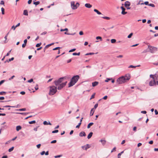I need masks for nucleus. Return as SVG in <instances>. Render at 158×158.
<instances>
[{
	"instance_id": "64",
	"label": "nucleus",
	"mask_w": 158,
	"mask_h": 158,
	"mask_svg": "<svg viewBox=\"0 0 158 158\" xmlns=\"http://www.w3.org/2000/svg\"><path fill=\"white\" fill-rule=\"evenodd\" d=\"M107 96H105L102 99L104 100H106L107 99Z\"/></svg>"
},
{
	"instance_id": "55",
	"label": "nucleus",
	"mask_w": 158,
	"mask_h": 158,
	"mask_svg": "<svg viewBox=\"0 0 158 158\" xmlns=\"http://www.w3.org/2000/svg\"><path fill=\"white\" fill-rule=\"evenodd\" d=\"M16 27L14 25L11 28V29H13L14 30H15L16 28Z\"/></svg>"
},
{
	"instance_id": "12",
	"label": "nucleus",
	"mask_w": 158,
	"mask_h": 158,
	"mask_svg": "<svg viewBox=\"0 0 158 158\" xmlns=\"http://www.w3.org/2000/svg\"><path fill=\"white\" fill-rule=\"evenodd\" d=\"M79 135L81 137L85 136L86 135V134L85 132L82 131L80 133Z\"/></svg>"
},
{
	"instance_id": "60",
	"label": "nucleus",
	"mask_w": 158,
	"mask_h": 158,
	"mask_svg": "<svg viewBox=\"0 0 158 158\" xmlns=\"http://www.w3.org/2000/svg\"><path fill=\"white\" fill-rule=\"evenodd\" d=\"M75 5L77 6V8L79 6L80 4L78 2H77L76 3V4Z\"/></svg>"
},
{
	"instance_id": "24",
	"label": "nucleus",
	"mask_w": 158,
	"mask_h": 158,
	"mask_svg": "<svg viewBox=\"0 0 158 158\" xmlns=\"http://www.w3.org/2000/svg\"><path fill=\"white\" fill-rule=\"evenodd\" d=\"M23 14L25 15H27L28 14V11L27 10H24L23 11Z\"/></svg>"
},
{
	"instance_id": "21",
	"label": "nucleus",
	"mask_w": 158,
	"mask_h": 158,
	"mask_svg": "<svg viewBox=\"0 0 158 158\" xmlns=\"http://www.w3.org/2000/svg\"><path fill=\"white\" fill-rule=\"evenodd\" d=\"M22 127L20 126H18L16 127V130L17 131H19V130H21Z\"/></svg>"
},
{
	"instance_id": "14",
	"label": "nucleus",
	"mask_w": 158,
	"mask_h": 158,
	"mask_svg": "<svg viewBox=\"0 0 158 158\" xmlns=\"http://www.w3.org/2000/svg\"><path fill=\"white\" fill-rule=\"evenodd\" d=\"M99 142H101L103 145H104L106 143V141L105 140L101 139L99 140Z\"/></svg>"
},
{
	"instance_id": "32",
	"label": "nucleus",
	"mask_w": 158,
	"mask_h": 158,
	"mask_svg": "<svg viewBox=\"0 0 158 158\" xmlns=\"http://www.w3.org/2000/svg\"><path fill=\"white\" fill-rule=\"evenodd\" d=\"M81 123L80 122L79 123H78V124L76 126V128H79L80 127L81 125Z\"/></svg>"
},
{
	"instance_id": "57",
	"label": "nucleus",
	"mask_w": 158,
	"mask_h": 158,
	"mask_svg": "<svg viewBox=\"0 0 158 158\" xmlns=\"http://www.w3.org/2000/svg\"><path fill=\"white\" fill-rule=\"evenodd\" d=\"M144 4L146 5H149V2L148 1H146L144 2Z\"/></svg>"
},
{
	"instance_id": "49",
	"label": "nucleus",
	"mask_w": 158,
	"mask_h": 158,
	"mask_svg": "<svg viewBox=\"0 0 158 158\" xmlns=\"http://www.w3.org/2000/svg\"><path fill=\"white\" fill-rule=\"evenodd\" d=\"M96 39L97 40H101L102 39V38L100 36H97L96 37Z\"/></svg>"
},
{
	"instance_id": "47",
	"label": "nucleus",
	"mask_w": 158,
	"mask_h": 158,
	"mask_svg": "<svg viewBox=\"0 0 158 158\" xmlns=\"http://www.w3.org/2000/svg\"><path fill=\"white\" fill-rule=\"evenodd\" d=\"M76 50V48H73V49H72L70 50L69 51V52H74V51H75Z\"/></svg>"
},
{
	"instance_id": "5",
	"label": "nucleus",
	"mask_w": 158,
	"mask_h": 158,
	"mask_svg": "<svg viewBox=\"0 0 158 158\" xmlns=\"http://www.w3.org/2000/svg\"><path fill=\"white\" fill-rule=\"evenodd\" d=\"M148 48L149 49V51L151 53H153L157 50L156 48L150 45L148 46Z\"/></svg>"
},
{
	"instance_id": "40",
	"label": "nucleus",
	"mask_w": 158,
	"mask_h": 158,
	"mask_svg": "<svg viewBox=\"0 0 158 158\" xmlns=\"http://www.w3.org/2000/svg\"><path fill=\"white\" fill-rule=\"evenodd\" d=\"M61 31H68V29L67 28H65L64 29H61L60 30Z\"/></svg>"
},
{
	"instance_id": "36",
	"label": "nucleus",
	"mask_w": 158,
	"mask_h": 158,
	"mask_svg": "<svg viewBox=\"0 0 158 158\" xmlns=\"http://www.w3.org/2000/svg\"><path fill=\"white\" fill-rule=\"evenodd\" d=\"M133 35V33H131L127 36V37L128 38H131L132 36Z\"/></svg>"
},
{
	"instance_id": "46",
	"label": "nucleus",
	"mask_w": 158,
	"mask_h": 158,
	"mask_svg": "<svg viewBox=\"0 0 158 158\" xmlns=\"http://www.w3.org/2000/svg\"><path fill=\"white\" fill-rule=\"evenodd\" d=\"M127 12H125V11H122L121 12V14L123 15H125L126 14H127Z\"/></svg>"
},
{
	"instance_id": "54",
	"label": "nucleus",
	"mask_w": 158,
	"mask_h": 158,
	"mask_svg": "<svg viewBox=\"0 0 158 158\" xmlns=\"http://www.w3.org/2000/svg\"><path fill=\"white\" fill-rule=\"evenodd\" d=\"M121 8L122 10V11H125L126 10L125 8L123 6L121 7Z\"/></svg>"
},
{
	"instance_id": "31",
	"label": "nucleus",
	"mask_w": 158,
	"mask_h": 158,
	"mask_svg": "<svg viewBox=\"0 0 158 158\" xmlns=\"http://www.w3.org/2000/svg\"><path fill=\"white\" fill-rule=\"evenodd\" d=\"M111 42L112 43H115L116 42V40L114 39H112L111 40Z\"/></svg>"
},
{
	"instance_id": "3",
	"label": "nucleus",
	"mask_w": 158,
	"mask_h": 158,
	"mask_svg": "<svg viewBox=\"0 0 158 158\" xmlns=\"http://www.w3.org/2000/svg\"><path fill=\"white\" fill-rule=\"evenodd\" d=\"M125 78L124 76L119 77L117 80V83L118 84H122L126 82Z\"/></svg>"
},
{
	"instance_id": "63",
	"label": "nucleus",
	"mask_w": 158,
	"mask_h": 158,
	"mask_svg": "<svg viewBox=\"0 0 158 158\" xmlns=\"http://www.w3.org/2000/svg\"><path fill=\"white\" fill-rule=\"evenodd\" d=\"M141 113L144 114H146L147 113L146 111L145 110L143 111H142L141 112Z\"/></svg>"
},
{
	"instance_id": "2",
	"label": "nucleus",
	"mask_w": 158,
	"mask_h": 158,
	"mask_svg": "<svg viewBox=\"0 0 158 158\" xmlns=\"http://www.w3.org/2000/svg\"><path fill=\"white\" fill-rule=\"evenodd\" d=\"M50 91L49 94L50 95H53L55 94L57 91V88L55 86H50Z\"/></svg>"
},
{
	"instance_id": "37",
	"label": "nucleus",
	"mask_w": 158,
	"mask_h": 158,
	"mask_svg": "<svg viewBox=\"0 0 158 158\" xmlns=\"http://www.w3.org/2000/svg\"><path fill=\"white\" fill-rule=\"evenodd\" d=\"M60 48V47H57L53 49V50H59Z\"/></svg>"
},
{
	"instance_id": "11",
	"label": "nucleus",
	"mask_w": 158,
	"mask_h": 158,
	"mask_svg": "<svg viewBox=\"0 0 158 158\" xmlns=\"http://www.w3.org/2000/svg\"><path fill=\"white\" fill-rule=\"evenodd\" d=\"M131 5L130 2L128 1L125 2L124 3V6L125 7H129Z\"/></svg>"
},
{
	"instance_id": "28",
	"label": "nucleus",
	"mask_w": 158,
	"mask_h": 158,
	"mask_svg": "<svg viewBox=\"0 0 158 158\" xmlns=\"http://www.w3.org/2000/svg\"><path fill=\"white\" fill-rule=\"evenodd\" d=\"M36 123V121L35 120H33L29 122V123L30 124H32L34 123Z\"/></svg>"
},
{
	"instance_id": "4",
	"label": "nucleus",
	"mask_w": 158,
	"mask_h": 158,
	"mask_svg": "<svg viewBox=\"0 0 158 158\" xmlns=\"http://www.w3.org/2000/svg\"><path fill=\"white\" fill-rule=\"evenodd\" d=\"M64 77H61L59 78L57 80L55 81H54V83L55 85L56 86L61 83L63 81V79Z\"/></svg>"
},
{
	"instance_id": "9",
	"label": "nucleus",
	"mask_w": 158,
	"mask_h": 158,
	"mask_svg": "<svg viewBox=\"0 0 158 158\" xmlns=\"http://www.w3.org/2000/svg\"><path fill=\"white\" fill-rule=\"evenodd\" d=\"M124 77L125 78V81L127 82V81L129 80L130 78V75L129 74H127L125 75Z\"/></svg>"
},
{
	"instance_id": "30",
	"label": "nucleus",
	"mask_w": 158,
	"mask_h": 158,
	"mask_svg": "<svg viewBox=\"0 0 158 158\" xmlns=\"http://www.w3.org/2000/svg\"><path fill=\"white\" fill-rule=\"evenodd\" d=\"M40 3V2L39 1H37L36 2H34L33 3V4L35 5V6H36L38 4H39Z\"/></svg>"
},
{
	"instance_id": "20",
	"label": "nucleus",
	"mask_w": 158,
	"mask_h": 158,
	"mask_svg": "<svg viewBox=\"0 0 158 158\" xmlns=\"http://www.w3.org/2000/svg\"><path fill=\"white\" fill-rule=\"evenodd\" d=\"M94 11L95 12H96L98 15H100L102 14V13L100 12H99L98 10H97L96 9H94Z\"/></svg>"
},
{
	"instance_id": "48",
	"label": "nucleus",
	"mask_w": 158,
	"mask_h": 158,
	"mask_svg": "<svg viewBox=\"0 0 158 158\" xmlns=\"http://www.w3.org/2000/svg\"><path fill=\"white\" fill-rule=\"evenodd\" d=\"M148 6H152L153 7H154L155 6V5L154 4H152V3L149 4V5H148Z\"/></svg>"
},
{
	"instance_id": "59",
	"label": "nucleus",
	"mask_w": 158,
	"mask_h": 158,
	"mask_svg": "<svg viewBox=\"0 0 158 158\" xmlns=\"http://www.w3.org/2000/svg\"><path fill=\"white\" fill-rule=\"evenodd\" d=\"M33 81V79H31L30 80L28 81V82L29 83H31Z\"/></svg>"
},
{
	"instance_id": "15",
	"label": "nucleus",
	"mask_w": 158,
	"mask_h": 158,
	"mask_svg": "<svg viewBox=\"0 0 158 158\" xmlns=\"http://www.w3.org/2000/svg\"><path fill=\"white\" fill-rule=\"evenodd\" d=\"M85 6L87 8H90L92 7V5L89 3H86L85 4Z\"/></svg>"
},
{
	"instance_id": "51",
	"label": "nucleus",
	"mask_w": 158,
	"mask_h": 158,
	"mask_svg": "<svg viewBox=\"0 0 158 158\" xmlns=\"http://www.w3.org/2000/svg\"><path fill=\"white\" fill-rule=\"evenodd\" d=\"M6 93V92H5L2 91L1 92H0V95H4V94H5Z\"/></svg>"
},
{
	"instance_id": "18",
	"label": "nucleus",
	"mask_w": 158,
	"mask_h": 158,
	"mask_svg": "<svg viewBox=\"0 0 158 158\" xmlns=\"http://www.w3.org/2000/svg\"><path fill=\"white\" fill-rule=\"evenodd\" d=\"M93 134V133L92 132H90L87 136V138L89 139H90L92 136Z\"/></svg>"
},
{
	"instance_id": "56",
	"label": "nucleus",
	"mask_w": 158,
	"mask_h": 158,
	"mask_svg": "<svg viewBox=\"0 0 158 158\" xmlns=\"http://www.w3.org/2000/svg\"><path fill=\"white\" fill-rule=\"evenodd\" d=\"M98 104L97 103L95 104L94 106V110H95L96 108L98 106Z\"/></svg>"
},
{
	"instance_id": "39",
	"label": "nucleus",
	"mask_w": 158,
	"mask_h": 158,
	"mask_svg": "<svg viewBox=\"0 0 158 158\" xmlns=\"http://www.w3.org/2000/svg\"><path fill=\"white\" fill-rule=\"evenodd\" d=\"M58 130H56L52 131V133H57L58 132Z\"/></svg>"
},
{
	"instance_id": "7",
	"label": "nucleus",
	"mask_w": 158,
	"mask_h": 158,
	"mask_svg": "<svg viewBox=\"0 0 158 158\" xmlns=\"http://www.w3.org/2000/svg\"><path fill=\"white\" fill-rule=\"evenodd\" d=\"M149 85L150 86L156 85V83L155 79L151 81L149 83Z\"/></svg>"
},
{
	"instance_id": "43",
	"label": "nucleus",
	"mask_w": 158,
	"mask_h": 158,
	"mask_svg": "<svg viewBox=\"0 0 158 158\" xmlns=\"http://www.w3.org/2000/svg\"><path fill=\"white\" fill-rule=\"evenodd\" d=\"M62 156V155H59L56 156H54V157L55 158H59V157H61Z\"/></svg>"
},
{
	"instance_id": "16",
	"label": "nucleus",
	"mask_w": 158,
	"mask_h": 158,
	"mask_svg": "<svg viewBox=\"0 0 158 158\" xmlns=\"http://www.w3.org/2000/svg\"><path fill=\"white\" fill-rule=\"evenodd\" d=\"M43 124L44 125H52V124L50 122H48L47 121H44L43 122Z\"/></svg>"
},
{
	"instance_id": "6",
	"label": "nucleus",
	"mask_w": 158,
	"mask_h": 158,
	"mask_svg": "<svg viewBox=\"0 0 158 158\" xmlns=\"http://www.w3.org/2000/svg\"><path fill=\"white\" fill-rule=\"evenodd\" d=\"M67 83V81H65L64 82L58 85L57 89L58 90H61L64 87Z\"/></svg>"
},
{
	"instance_id": "27",
	"label": "nucleus",
	"mask_w": 158,
	"mask_h": 158,
	"mask_svg": "<svg viewBox=\"0 0 158 158\" xmlns=\"http://www.w3.org/2000/svg\"><path fill=\"white\" fill-rule=\"evenodd\" d=\"M102 18H103L104 19H106L107 20H109L110 19V18L106 16H103L101 17Z\"/></svg>"
},
{
	"instance_id": "19",
	"label": "nucleus",
	"mask_w": 158,
	"mask_h": 158,
	"mask_svg": "<svg viewBox=\"0 0 158 158\" xmlns=\"http://www.w3.org/2000/svg\"><path fill=\"white\" fill-rule=\"evenodd\" d=\"M19 106V105H17V106H10L9 105H6L5 106H4L3 107H15V108H17L18 107V106Z\"/></svg>"
},
{
	"instance_id": "35",
	"label": "nucleus",
	"mask_w": 158,
	"mask_h": 158,
	"mask_svg": "<svg viewBox=\"0 0 158 158\" xmlns=\"http://www.w3.org/2000/svg\"><path fill=\"white\" fill-rule=\"evenodd\" d=\"M19 111H24L26 110V109L25 108L20 109L18 110Z\"/></svg>"
},
{
	"instance_id": "38",
	"label": "nucleus",
	"mask_w": 158,
	"mask_h": 158,
	"mask_svg": "<svg viewBox=\"0 0 158 158\" xmlns=\"http://www.w3.org/2000/svg\"><path fill=\"white\" fill-rule=\"evenodd\" d=\"M41 44V43H38V44H37L36 45V47H40Z\"/></svg>"
},
{
	"instance_id": "23",
	"label": "nucleus",
	"mask_w": 158,
	"mask_h": 158,
	"mask_svg": "<svg viewBox=\"0 0 158 158\" xmlns=\"http://www.w3.org/2000/svg\"><path fill=\"white\" fill-rule=\"evenodd\" d=\"M16 114H22V115H26L28 113H24V112H22V113H20V112H18V113H16Z\"/></svg>"
},
{
	"instance_id": "62",
	"label": "nucleus",
	"mask_w": 158,
	"mask_h": 158,
	"mask_svg": "<svg viewBox=\"0 0 158 158\" xmlns=\"http://www.w3.org/2000/svg\"><path fill=\"white\" fill-rule=\"evenodd\" d=\"M79 34L80 35H82L83 34V32L82 31H80L79 32Z\"/></svg>"
},
{
	"instance_id": "34",
	"label": "nucleus",
	"mask_w": 158,
	"mask_h": 158,
	"mask_svg": "<svg viewBox=\"0 0 158 158\" xmlns=\"http://www.w3.org/2000/svg\"><path fill=\"white\" fill-rule=\"evenodd\" d=\"M94 54V53L90 52V53H87L86 54H85V55L87 56V55H93Z\"/></svg>"
},
{
	"instance_id": "8",
	"label": "nucleus",
	"mask_w": 158,
	"mask_h": 158,
	"mask_svg": "<svg viewBox=\"0 0 158 158\" xmlns=\"http://www.w3.org/2000/svg\"><path fill=\"white\" fill-rule=\"evenodd\" d=\"M71 5L72 8L73 10H75L77 8V6L75 5V2L74 1L71 2Z\"/></svg>"
},
{
	"instance_id": "26",
	"label": "nucleus",
	"mask_w": 158,
	"mask_h": 158,
	"mask_svg": "<svg viewBox=\"0 0 158 158\" xmlns=\"http://www.w3.org/2000/svg\"><path fill=\"white\" fill-rule=\"evenodd\" d=\"M80 52H79L78 53H76V52H74L73 53V56H76V55L79 56V55H80Z\"/></svg>"
},
{
	"instance_id": "13",
	"label": "nucleus",
	"mask_w": 158,
	"mask_h": 158,
	"mask_svg": "<svg viewBox=\"0 0 158 158\" xmlns=\"http://www.w3.org/2000/svg\"><path fill=\"white\" fill-rule=\"evenodd\" d=\"M98 84V82L95 81L92 83V85L93 87H95Z\"/></svg>"
},
{
	"instance_id": "10",
	"label": "nucleus",
	"mask_w": 158,
	"mask_h": 158,
	"mask_svg": "<svg viewBox=\"0 0 158 158\" xmlns=\"http://www.w3.org/2000/svg\"><path fill=\"white\" fill-rule=\"evenodd\" d=\"M90 147V146L89 144H87L84 146H82V148L85 150H86L87 149L89 148Z\"/></svg>"
},
{
	"instance_id": "22",
	"label": "nucleus",
	"mask_w": 158,
	"mask_h": 158,
	"mask_svg": "<svg viewBox=\"0 0 158 158\" xmlns=\"http://www.w3.org/2000/svg\"><path fill=\"white\" fill-rule=\"evenodd\" d=\"M94 124V123L91 122L89 123L87 126V128L89 129L90 128V127Z\"/></svg>"
},
{
	"instance_id": "52",
	"label": "nucleus",
	"mask_w": 158,
	"mask_h": 158,
	"mask_svg": "<svg viewBox=\"0 0 158 158\" xmlns=\"http://www.w3.org/2000/svg\"><path fill=\"white\" fill-rule=\"evenodd\" d=\"M15 77V76L14 75L12 76L11 77H10L8 79L10 81L11 80L13 79Z\"/></svg>"
},
{
	"instance_id": "25",
	"label": "nucleus",
	"mask_w": 158,
	"mask_h": 158,
	"mask_svg": "<svg viewBox=\"0 0 158 158\" xmlns=\"http://www.w3.org/2000/svg\"><path fill=\"white\" fill-rule=\"evenodd\" d=\"M124 152V151H123L122 152H121L120 153L118 154V158H120V156Z\"/></svg>"
},
{
	"instance_id": "42",
	"label": "nucleus",
	"mask_w": 158,
	"mask_h": 158,
	"mask_svg": "<svg viewBox=\"0 0 158 158\" xmlns=\"http://www.w3.org/2000/svg\"><path fill=\"white\" fill-rule=\"evenodd\" d=\"M95 93H94L91 96V98H90V100H91V99L94 98V97H95Z\"/></svg>"
},
{
	"instance_id": "53",
	"label": "nucleus",
	"mask_w": 158,
	"mask_h": 158,
	"mask_svg": "<svg viewBox=\"0 0 158 158\" xmlns=\"http://www.w3.org/2000/svg\"><path fill=\"white\" fill-rule=\"evenodd\" d=\"M14 60V57H12L10 59H9L8 60V61L9 62L13 60Z\"/></svg>"
},
{
	"instance_id": "41",
	"label": "nucleus",
	"mask_w": 158,
	"mask_h": 158,
	"mask_svg": "<svg viewBox=\"0 0 158 158\" xmlns=\"http://www.w3.org/2000/svg\"><path fill=\"white\" fill-rule=\"evenodd\" d=\"M54 44V43H51V44L47 45H46V48H47V47H49L50 46L53 45Z\"/></svg>"
},
{
	"instance_id": "29",
	"label": "nucleus",
	"mask_w": 158,
	"mask_h": 158,
	"mask_svg": "<svg viewBox=\"0 0 158 158\" xmlns=\"http://www.w3.org/2000/svg\"><path fill=\"white\" fill-rule=\"evenodd\" d=\"M14 149V147H12L11 148H10V149H9V150H8L9 152H11Z\"/></svg>"
},
{
	"instance_id": "45",
	"label": "nucleus",
	"mask_w": 158,
	"mask_h": 158,
	"mask_svg": "<svg viewBox=\"0 0 158 158\" xmlns=\"http://www.w3.org/2000/svg\"><path fill=\"white\" fill-rule=\"evenodd\" d=\"M136 66H133L132 65H131L128 67L129 68H135Z\"/></svg>"
},
{
	"instance_id": "33",
	"label": "nucleus",
	"mask_w": 158,
	"mask_h": 158,
	"mask_svg": "<svg viewBox=\"0 0 158 158\" xmlns=\"http://www.w3.org/2000/svg\"><path fill=\"white\" fill-rule=\"evenodd\" d=\"M4 9L3 7H2L1 8V11L2 12V15H4L5 14L4 12Z\"/></svg>"
},
{
	"instance_id": "1",
	"label": "nucleus",
	"mask_w": 158,
	"mask_h": 158,
	"mask_svg": "<svg viewBox=\"0 0 158 158\" xmlns=\"http://www.w3.org/2000/svg\"><path fill=\"white\" fill-rule=\"evenodd\" d=\"M79 76L78 75L74 76L71 79L70 82L69 83V87H70L73 86L78 81L79 78Z\"/></svg>"
},
{
	"instance_id": "44",
	"label": "nucleus",
	"mask_w": 158,
	"mask_h": 158,
	"mask_svg": "<svg viewBox=\"0 0 158 158\" xmlns=\"http://www.w3.org/2000/svg\"><path fill=\"white\" fill-rule=\"evenodd\" d=\"M112 79V78H107L105 80L106 82H108L109 81Z\"/></svg>"
},
{
	"instance_id": "61",
	"label": "nucleus",
	"mask_w": 158,
	"mask_h": 158,
	"mask_svg": "<svg viewBox=\"0 0 158 158\" xmlns=\"http://www.w3.org/2000/svg\"><path fill=\"white\" fill-rule=\"evenodd\" d=\"M150 77L151 78H152L153 79V80L155 78H154V76L152 75V74H151L150 75Z\"/></svg>"
},
{
	"instance_id": "58",
	"label": "nucleus",
	"mask_w": 158,
	"mask_h": 158,
	"mask_svg": "<svg viewBox=\"0 0 158 158\" xmlns=\"http://www.w3.org/2000/svg\"><path fill=\"white\" fill-rule=\"evenodd\" d=\"M116 149V148L115 147L113 148L112 149V150L111 151V152H112L114 151H115Z\"/></svg>"
},
{
	"instance_id": "17",
	"label": "nucleus",
	"mask_w": 158,
	"mask_h": 158,
	"mask_svg": "<svg viewBox=\"0 0 158 158\" xmlns=\"http://www.w3.org/2000/svg\"><path fill=\"white\" fill-rule=\"evenodd\" d=\"M94 108H92L90 111V115L92 116L94 114Z\"/></svg>"
},
{
	"instance_id": "50",
	"label": "nucleus",
	"mask_w": 158,
	"mask_h": 158,
	"mask_svg": "<svg viewBox=\"0 0 158 158\" xmlns=\"http://www.w3.org/2000/svg\"><path fill=\"white\" fill-rule=\"evenodd\" d=\"M56 142V140H53L51 142V143H55Z\"/></svg>"
}]
</instances>
